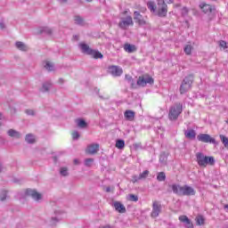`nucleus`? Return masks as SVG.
I'll use <instances>...</instances> for the list:
<instances>
[{"mask_svg": "<svg viewBox=\"0 0 228 228\" xmlns=\"http://www.w3.org/2000/svg\"><path fill=\"white\" fill-rule=\"evenodd\" d=\"M183 113V103L176 102L169 109L168 118L169 120H177L179 115Z\"/></svg>", "mask_w": 228, "mask_h": 228, "instance_id": "f03ea898", "label": "nucleus"}, {"mask_svg": "<svg viewBox=\"0 0 228 228\" xmlns=\"http://www.w3.org/2000/svg\"><path fill=\"white\" fill-rule=\"evenodd\" d=\"M79 47H80L82 53H85L86 54H90L91 51L93 50L86 44H80Z\"/></svg>", "mask_w": 228, "mask_h": 228, "instance_id": "5701e85b", "label": "nucleus"}, {"mask_svg": "<svg viewBox=\"0 0 228 228\" xmlns=\"http://www.w3.org/2000/svg\"><path fill=\"white\" fill-rule=\"evenodd\" d=\"M76 124H77V127H80V129H85L88 126V124H86V121H85L84 119H81V118L77 119Z\"/></svg>", "mask_w": 228, "mask_h": 228, "instance_id": "bb28decb", "label": "nucleus"}, {"mask_svg": "<svg viewBox=\"0 0 228 228\" xmlns=\"http://www.w3.org/2000/svg\"><path fill=\"white\" fill-rule=\"evenodd\" d=\"M2 117H3V114L0 113V120H1ZM0 126H1V123H0Z\"/></svg>", "mask_w": 228, "mask_h": 228, "instance_id": "13d9d810", "label": "nucleus"}, {"mask_svg": "<svg viewBox=\"0 0 228 228\" xmlns=\"http://www.w3.org/2000/svg\"><path fill=\"white\" fill-rule=\"evenodd\" d=\"M86 1H87V3H92V0H86Z\"/></svg>", "mask_w": 228, "mask_h": 228, "instance_id": "bf43d9fd", "label": "nucleus"}, {"mask_svg": "<svg viewBox=\"0 0 228 228\" xmlns=\"http://www.w3.org/2000/svg\"><path fill=\"white\" fill-rule=\"evenodd\" d=\"M199 7L201 10V12L205 13V15H211V13H213V12L216 10V7H215V5L208 4L205 2L200 3Z\"/></svg>", "mask_w": 228, "mask_h": 228, "instance_id": "423d86ee", "label": "nucleus"}, {"mask_svg": "<svg viewBox=\"0 0 228 228\" xmlns=\"http://www.w3.org/2000/svg\"><path fill=\"white\" fill-rule=\"evenodd\" d=\"M182 15L184 17L185 15H188V8L183 7L182 9Z\"/></svg>", "mask_w": 228, "mask_h": 228, "instance_id": "09e8293b", "label": "nucleus"}, {"mask_svg": "<svg viewBox=\"0 0 228 228\" xmlns=\"http://www.w3.org/2000/svg\"><path fill=\"white\" fill-rule=\"evenodd\" d=\"M25 113L30 117H34V115H36L35 110H27Z\"/></svg>", "mask_w": 228, "mask_h": 228, "instance_id": "a18cd8bd", "label": "nucleus"}, {"mask_svg": "<svg viewBox=\"0 0 228 228\" xmlns=\"http://www.w3.org/2000/svg\"><path fill=\"white\" fill-rule=\"evenodd\" d=\"M166 3L172 4L174 3V0H166Z\"/></svg>", "mask_w": 228, "mask_h": 228, "instance_id": "6e6d98bb", "label": "nucleus"}, {"mask_svg": "<svg viewBox=\"0 0 228 228\" xmlns=\"http://www.w3.org/2000/svg\"><path fill=\"white\" fill-rule=\"evenodd\" d=\"M108 72L114 77H119V76H122L124 70L119 66H110L108 69Z\"/></svg>", "mask_w": 228, "mask_h": 228, "instance_id": "6e6552de", "label": "nucleus"}, {"mask_svg": "<svg viewBox=\"0 0 228 228\" xmlns=\"http://www.w3.org/2000/svg\"><path fill=\"white\" fill-rule=\"evenodd\" d=\"M224 228H228V227L226 226V227H224Z\"/></svg>", "mask_w": 228, "mask_h": 228, "instance_id": "0e129e2a", "label": "nucleus"}, {"mask_svg": "<svg viewBox=\"0 0 228 228\" xmlns=\"http://www.w3.org/2000/svg\"><path fill=\"white\" fill-rule=\"evenodd\" d=\"M87 154H96V152H99V144L93 143L87 146L86 149Z\"/></svg>", "mask_w": 228, "mask_h": 228, "instance_id": "dca6fc26", "label": "nucleus"}, {"mask_svg": "<svg viewBox=\"0 0 228 228\" xmlns=\"http://www.w3.org/2000/svg\"><path fill=\"white\" fill-rule=\"evenodd\" d=\"M99 228H113V226H111L110 224H106L104 226H100Z\"/></svg>", "mask_w": 228, "mask_h": 228, "instance_id": "603ef678", "label": "nucleus"}, {"mask_svg": "<svg viewBox=\"0 0 228 228\" xmlns=\"http://www.w3.org/2000/svg\"><path fill=\"white\" fill-rule=\"evenodd\" d=\"M125 78L126 79V81H128V83H132L133 82V77H131L129 75H126Z\"/></svg>", "mask_w": 228, "mask_h": 228, "instance_id": "8fccbe9b", "label": "nucleus"}, {"mask_svg": "<svg viewBox=\"0 0 228 228\" xmlns=\"http://www.w3.org/2000/svg\"><path fill=\"white\" fill-rule=\"evenodd\" d=\"M128 200H131L132 202H138V196L134 194H129Z\"/></svg>", "mask_w": 228, "mask_h": 228, "instance_id": "a19ab883", "label": "nucleus"}, {"mask_svg": "<svg viewBox=\"0 0 228 228\" xmlns=\"http://www.w3.org/2000/svg\"><path fill=\"white\" fill-rule=\"evenodd\" d=\"M133 18L131 16H127L126 18H124L121 20V21L118 23V27L121 29H127L129 26H133Z\"/></svg>", "mask_w": 228, "mask_h": 228, "instance_id": "1a4fd4ad", "label": "nucleus"}, {"mask_svg": "<svg viewBox=\"0 0 228 228\" xmlns=\"http://www.w3.org/2000/svg\"><path fill=\"white\" fill-rule=\"evenodd\" d=\"M219 46L227 53V43L224 40L219 41Z\"/></svg>", "mask_w": 228, "mask_h": 228, "instance_id": "ea45409f", "label": "nucleus"}, {"mask_svg": "<svg viewBox=\"0 0 228 228\" xmlns=\"http://www.w3.org/2000/svg\"><path fill=\"white\" fill-rule=\"evenodd\" d=\"M184 135L189 140H195L197 137V132H195L193 129H188L184 132Z\"/></svg>", "mask_w": 228, "mask_h": 228, "instance_id": "6ab92c4d", "label": "nucleus"}, {"mask_svg": "<svg viewBox=\"0 0 228 228\" xmlns=\"http://www.w3.org/2000/svg\"><path fill=\"white\" fill-rule=\"evenodd\" d=\"M170 187L173 190V193H175V195H183V186H181L177 183H174V184L170 185Z\"/></svg>", "mask_w": 228, "mask_h": 228, "instance_id": "a211bd4d", "label": "nucleus"}, {"mask_svg": "<svg viewBox=\"0 0 228 228\" xmlns=\"http://www.w3.org/2000/svg\"><path fill=\"white\" fill-rule=\"evenodd\" d=\"M84 165L85 167H92V165H94V159H86L84 161Z\"/></svg>", "mask_w": 228, "mask_h": 228, "instance_id": "4c0bfd02", "label": "nucleus"}, {"mask_svg": "<svg viewBox=\"0 0 228 228\" xmlns=\"http://www.w3.org/2000/svg\"><path fill=\"white\" fill-rule=\"evenodd\" d=\"M195 193L196 191H195V189H193V187L190 185H183V189L182 192L183 196L190 197V196L195 195Z\"/></svg>", "mask_w": 228, "mask_h": 228, "instance_id": "4468645a", "label": "nucleus"}, {"mask_svg": "<svg viewBox=\"0 0 228 228\" xmlns=\"http://www.w3.org/2000/svg\"><path fill=\"white\" fill-rule=\"evenodd\" d=\"M159 213H161V205L158 201H153L152 211L151 214V218H158Z\"/></svg>", "mask_w": 228, "mask_h": 228, "instance_id": "9d476101", "label": "nucleus"}, {"mask_svg": "<svg viewBox=\"0 0 228 228\" xmlns=\"http://www.w3.org/2000/svg\"><path fill=\"white\" fill-rule=\"evenodd\" d=\"M75 24H77V26H85L86 22H85V20L81 18V16H75L74 19Z\"/></svg>", "mask_w": 228, "mask_h": 228, "instance_id": "cd10ccee", "label": "nucleus"}, {"mask_svg": "<svg viewBox=\"0 0 228 228\" xmlns=\"http://www.w3.org/2000/svg\"><path fill=\"white\" fill-rule=\"evenodd\" d=\"M116 147L117 149H124L126 147V142L124 140H118L116 142Z\"/></svg>", "mask_w": 228, "mask_h": 228, "instance_id": "72a5a7b5", "label": "nucleus"}, {"mask_svg": "<svg viewBox=\"0 0 228 228\" xmlns=\"http://www.w3.org/2000/svg\"><path fill=\"white\" fill-rule=\"evenodd\" d=\"M15 47L19 49V51H28V47L26 45V44L18 41L15 43Z\"/></svg>", "mask_w": 228, "mask_h": 228, "instance_id": "b1692460", "label": "nucleus"}, {"mask_svg": "<svg viewBox=\"0 0 228 228\" xmlns=\"http://www.w3.org/2000/svg\"><path fill=\"white\" fill-rule=\"evenodd\" d=\"M25 141L27 143H34L35 142V135L32 134H28L25 137Z\"/></svg>", "mask_w": 228, "mask_h": 228, "instance_id": "7c9ffc66", "label": "nucleus"}, {"mask_svg": "<svg viewBox=\"0 0 228 228\" xmlns=\"http://www.w3.org/2000/svg\"><path fill=\"white\" fill-rule=\"evenodd\" d=\"M107 191H110V189H107Z\"/></svg>", "mask_w": 228, "mask_h": 228, "instance_id": "e2e57ef3", "label": "nucleus"}, {"mask_svg": "<svg viewBox=\"0 0 228 228\" xmlns=\"http://www.w3.org/2000/svg\"><path fill=\"white\" fill-rule=\"evenodd\" d=\"M141 179H147L149 176V170L143 171L142 174L139 175Z\"/></svg>", "mask_w": 228, "mask_h": 228, "instance_id": "37998d69", "label": "nucleus"}, {"mask_svg": "<svg viewBox=\"0 0 228 228\" xmlns=\"http://www.w3.org/2000/svg\"><path fill=\"white\" fill-rule=\"evenodd\" d=\"M72 138L73 140H77V138H79V133L77 131L73 132Z\"/></svg>", "mask_w": 228, "mask_h": 228, "instance_id": "de8ad7c7", "label": "nucleus"}, {"mask_svg": "<svg viewBox=\"0 0 228 228\" xmlns=\"http://www.w3.org/2000/svg\"><path fill=\"white\" fill-rule=\"evenodd\" d=\"M124 50L126 53H134L136 51V46L134 45L125 44Z\"/></svg>", "mask_w": 228, "mask_h": 228, "instance_id": "4be33fe9", "label": "nucleus"}, {"mask_svg": "<svg viewBox=\"0 0 228 228\" xmlns=\"http://www.w3.org/2000/svg\"><path fill=\"white\" fill-rule=\"evenodd\" d=\"M89 56H92L94 58V60H99L102 59V53L99 51L92 50L91 53H89Z\"/></svg>", "mask_w": 228, "mask_h": 228, "instance_id": "a878e982", "label": "nucleus"}, {"mask_svg": "<svg viewBox=\"0 0 228 228\" xmlns=\"http://www.w3.org/2000/svg\"><path fill=\"white\" fill-rule=\"evenodd\" d=\"M95 92H96V94H98V92H99V89H95Z\"/></svg>", "mask_w": 228, "mask_h": 228, "instance_id": "052dcab7", "label": "nucleus"}, {"mask_svg": "<svg viewBox=\"0 0 228 228\" xmlns=\"http://www.w3.org/2000/svg\"><path fill=\"white\" fill-rule=\"evenodd\" d=\"M134 20H135L139 26H145V24H147L145 19H143V16H142L138 11L134 12Z\"/></svg>", "mask_w": 228, "mask_h": 228, "instance_id": "ddd939ff", "label": "nucleus"}, {"mask_svg": "<svg viewBox=\"0 0 228 228\" xmlns=\"http://www.w3.org/2000/svg\"><path fill=\"white\" fill-rule=\"evenodd\" d=\"M178 220H180L182 222V224H184V226L186 228H193V224L191 223L190 218H188V216H180L178 217Z\"/></svg>", "mask_w": 228, "mask_h": 228, "instance_id": "2eb2a0df", "label": "nucleus"}, {"mask_svg": "<svg viewBox=\"0 0 228 228\" xmlns=\"http://www.w3.org/2000/svg\"><path fill=\"white\" fill-rule=\"evenodd\" d=\"M192 83H193V77L192 76L186 77L180 86V94H186V92H188L191 88Z\"/></svg>", "mask_w": 228, "mask_h": 228, "instance_id": "7ed1b4c3", "label": "nucleus"}, {"mask_svg": "<svg viewBox=\"0 0 228 228\" xmlns=\"http://www.w3.org/2000/svg\"><path fill=\"white\" fill-rule=\"evenodd\" d=\"M154 84V78L149 75H142L138 77L137 79V85L138 86H147V85H153Z\"/></svg>", "mask_w": 228, "mask_h": 228, "instance_id": "20e7f679", "label": "nucleus"}, {"mask_svg": "<svg viewBox=\"0 0 228 228\" xmlns=\"http://www.w3.org/2000/svg\"><path fill=\"white\" fill-rule=\"evenodd\" d=\"M197 140L198 142H202L203 143H213L214 145H216V140L208 134H198Z\"/></svg>", "mask_w": 228, "mask_h": 228, "instance_id": "0eeeda50", "label": "nucleus"}, {"mask_svg": "<svg viewBox=\"0 0 228 228\" xmlns=\"http://www.w3.org/2000/svg\"><path fill=\"white\" fill-rule=\"evenodd\" d=\"M159 17H167L168 13V5L165 4V0H157Z\"/></svg>", "mask_w": 228, "mask_h": 228, "instance_id": "39448f33", "label": "nucleus"}, {"mask_svg": "<svg viewBox=\"0 0 228 228\" xmlns=\"http://www.w3.org/2000/svg\"><path fill=\"white\" fill-rule=\"evenodd\" d=\"M197 225H204V217L202 216H198L196 217Z\"/></svg>", "mask_w": 228, "mask_h": 228, "instance_id": "58836bf2", "label": "nucleus"}, {"mask_svg": "<svg viewBox=\"0 0 228 228\" xmlns=\"http://www.w3.org/2000/svg\"><path fill=\"white\" fill-rule=\"evenodd\" d=\"M74 164H75V165H79V160L77 159H74Z\"/></svg>", "mask_w": 228, "mask_h": 228, "instance_id": "5fc2aeb1", "label": "nucleus"}, {"mask_svg": "<svg viewBox=\"0 0 228 228\" xmlns=\"http://www.w3.org/2000/svg\"><path fill=\"white\" fill-rule=\"evenodd\" d=\"M26 195L31 197L37 202L42 200V194L37 191L36 190L28 189L26 191Z\"/></svg>", "mask_w": 228, "mask_h": 228, "instance_id": "9b49d317", "label": "nucleus"}, {"mask_svg": "<svg viewBox=\"0 0 228 228\" xmlns=\"http://www.w3.org/2000/svg\"><path fill=\"white\" fill-rule=\"evenodd\" d=\"M113 206L118 213H126V207L122 203L116 201Z\"/></svg>", "mask_w": 228, "mask_h": 228, "instance_id": "aec40b11", "label": "nucleus"}, {"mask_svg": "<svg viewBox=\"0 0 228 228\" xmlns=\"http://www.w3.org/2000/svg\"><path fill=\"white\" fill-rule=\"evenodd\" d=\"M60 175L62 177H67L69 175V167H62L60 168Z\"/></svg>", "mask_w": 228, "mask_h": 228, "instance_id": "c756f323", "label": "nucleus"}, {"mask_svg": "<svg viewBox=\"0 0 228 228\" xmlns=\"http://www.w3.org/2000/svg\"><path fill=\"white\" fill-rule=\"evenodd\" d=\"M59 83L61 85H63V83H65V80H63V78H59Z\"/></svg>", "mask_w": 228, "mask_h": 228, "instance_id": "864d4df0", "label": "nucleus"}, {"mask_svg": "<svg viewBox=\"0 0 228 228\" xmlns=\"http://www.w3.org/2000/svg\"><path fill=\"white\" fill-rule=\"evenodd\" d=\"M159 161L160 163H165V161H167V155L165 153H161Z\"/></svg>", "mask_w": 228, "mask_h": 228, "instance_id": "c03bdc74", "label": "nucleus"}, {"mask_svg": "<svg viewBox=\"0 0 228 228\" xmlns=\"http://www.w3.org/2000/svg\"><path fill=\"white\" fill-rule=\"evenodd\" d=\"M147 6L150 11H151L153 12H156V4H154V2H148Z\"/></svg>", "mask_w": 228, "mask_h": 228, "instance_id": "e433bc0d", "label": "nucleus"}, {"mask_svg": "<svg viewBox=\"0 0 228 228\" xmlns=\"http://www.w3.org/2000/svg\"><path fill=\"white\" fill-rule=\"evenodd\" d=\"M191 49H193V47L191 46V45H185V47L183 48V51H184L185 54L190 55V54H191Z\"/></svg>", "mask_w": 228, "mask_h": 228, "instance_id": "c9c22d12", "label": "nucleus"}, {"mask_svg": "<svg viewBox=\"0 0 228 228\" xmlns=\"http://www.w3.org/2000/svg\"><path fill=\"white\" fill-rule=\"evenodd\" d=\"M55 216L52 217L50 220V225H56L60 220H61V215H63V211L61 209H56L54 211Z\"/></svg>", "mask_w": 228, "mask_h": 228, "instance_id": "f8f14e48", "label": "nucleus"}, {"mask_svg": "<svg viewBox=\"0 0 228 228\" xmlns=\"http://www.w3.org/2000/svg\"><path fill=\"white\" fill-rule=\"evenodd\" d=\"M51 86H53L51 82L44 83L41 88V92H49L51 90Z\"/></svg>", "mask_w": 228, "mask_h": 228, "instance_id": "c85d7f7f", "label": "nucleus"}, {"mask_svg": "<svg viewBox=\"0 0 228 228\" xmlns=\"http://www.w3.org/2000/svg\"><path fill=\"white\" fill-rule=\"evenodd\" d=\"M167 179V175H165V172H160L157 175V181L163 182Z\"/></svg>", "mask_w": 228, "mask_h": 228, "instance_id": "f704fd0d", "label": "nucleus"}, {"mask_svg": "<svg viewBox=\"0 0 228 228\" xmlns=\"http://www.w3.org/2000/svg\"><path fill=\"white\" fill-rule=\"evenodd\" d=\"M125 118H126V120H129L130 122H133V120H134V111L133 110H126L125 113Z\"/></svg>", "mask_w": 228, "mask_h": 228, "instance_id": "412c9836", "label": "nucleus"}, {"mask_svg": "<svg viewBox=\"0 0 228 228\" xmlns=\"http://www.w3.org/2000/svg\"><path fill=\"white\" fill-rule=\"evenodd\" d=\"M6 197H7V191H2V192L0 193V200L2 201L6 200Z\"/></svg>", "mask_w": 228, "mask_h": 228, "instance_id": "79ce46f5", "label": "nucleus"}, {"mask_svg": "<svg viewBox=\"0 0 228 228\" xmlns=\"http://www.w3.org/2000/svg\"><path fill=\"white\" fill-rule=\"evenodd\" d=\"M3 170V167L0 166V172Z\"/></svg>", "mask_w": 228, "mask_h": 228, "instance_id": "680f3d73", "label": "nucleus"}, {"mask_svg": "<svg viewBox=\"0 0 228 228\" xmlns=\"http://www.w3.org/2000/svg\"><path fill=\"white\" fill-rule=\"evenodd\" d=\"M219 138H220L221 142H223V144L224 145V147L226 149H228V138L224 134H220Z\"/></svg>", "mask_w": 228, "mask_h": 228, "instance_id": "473e14b6", "label": "nucleus"}, {"mask_svg": "<svg viewBox=\"0 0 228 228\" xmlns=\"http://www.w3.org/2000/svg\"><path fill=\"white\" fill-rule=\"evenodd\" d=\"M196 161L199 165V167H202L203 168H206L208 165L210 167H213L215 165L216 160L214 157H208L204 155L202 152L196 153Z\"/></svg>", "mask_w": 228, "mask_h": 228, "instance_id": "f257e3e1", "label": "nucleus"}, {"mask_svg": "<svg viewBox=\"0 0 228 228\" xmlns=\"http://www.w3.org/2000/svg\"><path fill=\"white\" fill-rule=\"evenodd\" d=\"M44 67L48 72H53V70H54V64L49 61L44 62Z\"/></svg>", "mask_w": 228, "mask_h": 228, "instance_id": "393cba45", "label": "nucleus"}, {"mask_svg": "<svg viewBox=\"0 0 228 228\" xmlns=\"http://www.w3.org/2000/svg\"><path fill=\"white\" fill-rule=\"evenodd\" d=\"M138 181H142V178H140V175H134L133 179H132V183H138Z\"/></svg>", "mask_w": 228, "mask_h": 228, "instance_id": "49530a36", "label": "nucleus"}, {"mask_svg": "<svg viewBox=\"0 0 228 228\" xmlns=\"http://www.w3.org/2000/svg\"><path fill=\"white\" fill-rule=\"evenodd\" d=\"M4 28H6V26L4 25V22L1 21L0 22V29H4Z\"/></svg>", "mask_w": 228, "mask_h": 228, "instance_id": "3c124183", "label": "nucleus"}, {"mask_svg": "<svg viewBox=\"0 0 228 228\" xmlns=\"http://www.w3.org/2000/svg\"><path fill=\"white\" fill-rule=\"evenodd\" d=\"M7 134L11 138H16V140H19V138H21L22 136V134L19 131L12 128L7 131Z\"/></svg>", "mask_w": 228, "mask_h": 228, "instance_id": "f3484780", "label": "nucleus"}, {"mask_svg": "<svg viewBox=\"0 0 228 228\" xmlns=\"http://www.w3.org/2000/svg\"><path fill=\"white\" fill-rule=\"evenodd\" d=\"M61 3H67V0H60Z\"/></svg>", "mask_w": 228, "mask_h": 228, "instance_id": "4d7b16f0", "label": "nucleus"}, {"mask_svg": "<svg viewBox=\"0 0 228 228\" xmlns=\"http://www.w3.org/2000/svg\"><path fill=\"white\" fill-rule=\"evenodd\" d=\"M39 33H46V35H51L53 33V29L48 27H42L39 28Z\"/></svg>", "mask_w": 228, "mask_h": 228, "instance_id": "2f4dec72", "label": "nucleus"}]
</instances>
